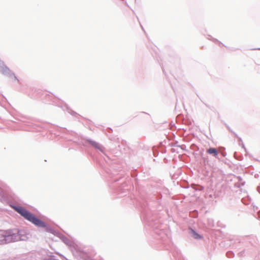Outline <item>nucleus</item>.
Wrapping results in <instances>:
<instances>
[{
    "mask_svg": "<svg viewBox=\"0 0 260 260\" xmlns=\"http://www.w3.org/2000/svg\"><path fill=\"white\" fill-rule=\"evenodd\" d=\"M207 152L208 154L213 155L215 157H217L218 156V151L214 148H210L207 150Z\"/></svg>",
    "mask_w": 260,
    "mask_h": 260,
    "instance_id": "obj_3",
    "label": "nucleus"
},
{
    "mask_svg": "<svg viewBox=\"0 0 260 260\" xmlns=\"http://www.w3.org/2000/svg\"><path fill=\"white\" fill-rule=\"evenodd\" d=\"M0 72L4 75H7L10 72V71L8 68L5 66V67H2L0 69Z\"/></svg>",
    "mask_w": 260,
    "mask_h": 260,
    "instance_id": "obj_4",
    "label": "nucleus"
},
{
    "mask_svg": "<svg viewBox=\"0 0 260 260\" xmlns=\"http://www.w3.org/2000/svg\"><path fill=\"white\" fill-rule=\"evenodd\" d=\"M14 208L18 213L21 214L26 219L32 222L35 225L39 227L46 226V224L44 222L36 217L30 212L26 210L24 208L18 206L15 207Z\"/></svg>",
    "mask_w": 260,
    "mask_h": 260,
    "instance_id": "obj_1",
    "label": "nucleus"
},
{
    "mask_svg": "<svg viewBox=\"0 0 260 260\" xmlns=\"http://www.w3.org/2000/svg\"><path fill=\"white\" fill-rule=\"evenodd\" d=\"M18 235L11 234L7 231H0V244L10 243L17 240Z\"/></svg>",
    "mask_w": 260,
    "mask_h": 260,
    "instance_id": "obj_2",
    "label": "nucleus"
},
{
    "mask_svg": "<svg viewBox=\"0 0 260 260\" xmlns=\"http://www.w3.org/2000/svg\"><path fill=\"white\" fill-rule=\"evenodd\" d=\"M191 234L192 236L194 239H199L201 238V236L192 230H191Z\"/></svg>",
    "mask_w": 260,
    "mask_h": 260,
    "instance_id": "obj_5",
    "label": "nucleus"
}]
</instances>
